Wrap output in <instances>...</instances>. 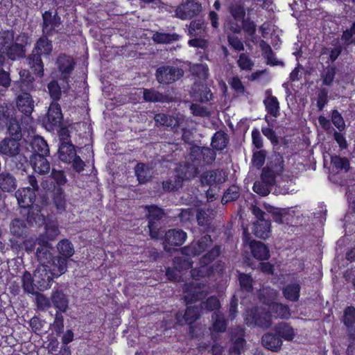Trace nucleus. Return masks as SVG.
<instances>
[{
	"instance_id": "nucleus-1",
	"label": "nucleus",
	"mask_w": 355,
	"mask_h": 355,
	"mask_svg": "<svg viewBox=\"0 0 355 355\" xmlns=\"http://www.w3.org/2000/svg\"><path fill=\"white\" fill-rule=\"evenodd\" d=\"M56 248L61 255L53 259V275L57 277L66 272L67 259L73 255L74 248L71 242L66 239L60 241Z\"/></svg>"
},
{
	"instance_id": "nucleus-2",
	"label": "nucleus",
	"mask_w": 355,
	"mask_h": 355,
	"mask_svg": "<svg viewBox=\"0 0 355 355\" xmlns=\"http://www.w3.org/2000/svg\"><path fill=\"white\" fill-rule=\"evenodd\" d=\"M275 296L276 292L273 289L263 288L260 291L259 299L264 304L268 306L270 313L282 319L288 318L291 316L289 307L282 303L272 302Z\"/></svg>"
},
{
	"instance_id": "nucleus-3",
	"label": "nucleus",
	"mask_w": 355,
	"mask_h": 355,
	"mask_svg": "<svg viewBox=\"0 0 355 355\" xmlns=\"http://www.w3.org/2000/svg\"><path fill=\"white\" fill-rule=\"evenodd\" d=\"M228 10L231 18L226 21L224 27L232 33L240 34L241 33L240 23L245 19V8L243 4L236 2L231 3Z\"/></svg>"
},
{
	"instance_id": "nucleus-4",
	"label": "nucleus",
	"mask_w": 355,
	"mask_h": 355,
	"mask_svg": "<svg viewBox=\"0 0 355 355\" xmlns=\"http://www.w3.org/2000/svg\"><path fill=\"white\" fill-rule=\"evenodd\" d=\"M245 320L248 326H257L268 329L272 325L270 312L266 311L262 307H254L246 311Z\"/></svg>"
},
{
	"instance_id": "nucleus-5",
	"label": "nucleus",
	"mask_w": 355,
	"mask_h": 355,
	"mask_svg": "<svg viewBox=\"0 0 355 355\" xmlns=\"http://www.w3.org/2000/svg\"><path fill=\"white\" fill-rule=\"evenodd\" d=\"M12 110L7 105L0 106V125H6L8 127V132L12 139L20 140L21 138V130L19 122L12 117Z\"/></svg>"
},
{
	"instance_id": "nucleus-6",
	"label": "nucleus",
	"mask_w": 355,
	"mask_h": 355,
	"mask_svg": "<svg viewBox=\"0 0 355 355\" xmlns=\"http://www.w3.org/2000/svg\"><path fill=\"white\" fill-rule=\"evenodd\" d=\"M19 141L16 139L5 138L0 142V153L9 157H15L19 162L17 164V167L21 168L28 162V159L26 156L19 153Z\"/></svg>"
},
{
	"instance_id": "nucleus-7",
	"label": "nucleus",
	"mask_w": 355,
	"mask_h": 355,
	"mask_svg": "<svg viewBox=\"0 0 355 355\" xmlns=\"http://www.w3.org/2000/svg\"><path fill=\"white\" fill-rule=\"evenodd\" d=\"M183 75L184 71L181 68L168 65L159 67L155 73L157 80L166 85L178 80Z\"/></svg>"
},
{
	"instance_id": "nucleus-8",
	"label": "nucleus",
	"mask_w": 355,
	"mask_h": 355,
	"mask_svg": "<svg viewBox=\"0 0 355 355\" xmlns=\"http://www.w3.org/2000/svg\"><path fill=\"white\" fill-rule=\"evenodd\" d=\"M148 211V229L150 235L153 239L159 236L158 222L164 216L163 210L157 206L151 205L146 207Z\"/></svg>"
},
{
	"instance_id": "nucleus-9",
	"label": "nucleus",
	"mask_w": 355,
	"mask_h": 355,
	"mask_svg": "<svg viewBox=\"0 0 355 355\" xmlns=\"http://www.w3.org/2000/svg\"><path fill=\"white\" fill-rule=\"evenodd\" d=\"M41 242L39 243V246L36 248V257L42 266L49 267V265H51V270L53 271V259L55 257H53L51 252L53 247L45 238ZM52 274L53 275V272Z\"/></svg>"
},
{
	"instance_id": "nucleus-10",
	"label": "nucleus",
	"mask_w": 355,
	"mask_h": 355,
	"mask_svg": "<svg viewBox=\"0 0 355 355\" xmlns=\"http://www.w3.org/2000/svg\"><path fill=\"white\" fill-rule=\"evenodd\" d=\"M42 35L52 36L58 33L57 28L60 26V17L57 12L53 15L50 11H45L42 14Z\"/></svg>"
},
{
	"instance_id": "nucleus-11",
	"label": "nucleus",
	"mask_w": 355,
	"mask_h": 355,
	"mask_svg": "<svg viewBox=\"0 0 355 355\" xmlns=\"http://www.w3.org/2000/svg\"><path fill=\"white\" fill-rule=\"evenodd\" d=\"M201 10L200 3L194 1H187L176 8L175 15L183 20L189 19L198 15Z\"/></svg>"
},
{
	"instance_id": "nucleus-12",
	"label": "nucleus",
	"mask_w": 355,
	"mask_h": 355,
	"mask_svg": "<svg viewBox=\"0 0 355 355\" xmlns=\"http://www.w3.org/2000/svg\"><path fill=\"white\" fill-rule=\"evenodd\" d=\"M47 268L46 266H40L34 272V285L36 286V288L40 291H44L49 288L53 280V277H55L53 275V274H51V275H50V269Z\"/></svg>"
},
{
	"instance_id": "nucleus-13",
	"label": "nucleus",
	"mask_w": 355,
	"mask_h": 355,
	"mask_svg": "<svg viewBox=\"0 0 355 355\" xmlns=\"http://www.w3.org/2000/svg\"><path fill=\"white\" fill-rule=\"evenodd\" d=\"M212 241L209 235L202 236L197 242H193L189 245L181 248L182 254L186 256H196L205 252L211 246Z\"/></svg>"
},
{
	"instance_id": "nucleus-14",
	"label": "nucleus",
	"mask_w": 355,
	"mask_h": 355,
	"mask_svg": "<svg viewBox=\"0 0 355 355\" xmlns=\"http://www.w3.org/2000/svg\"><path fill=\"white\" fill-rule=\"evenodd\" d=\"M17 41L20 43H14L9 46L8 50L6 51L7 56L12 60L22 58L25 56L26 50L24 49V44L28 43V37L25 33H21L17 37Z\"/></svg>"
},
{
	"instance_id": "nucleus-15",
	"label": "nucleus",
	"mask_w": 355,
	"mask_h": 355,
	"mask_svg": "<svg viewBox=\"0 0 355 355\" xmlns=\"http://www.w3.org/2000/svg\"><path fill=\"white\" fill-rule=\"evenodd\" d=\"M62 119L61 108L58 103L53 102L49 105L46 117L44 120L45 126L49 130L58 127Z\"/></svg>"
},
{
	"instance_id": "nucleus-16",
	"label": "nucleus",
	"mask_w": 355,
	"mask_h": 355,
	"mask_svg": "<svg viewBox=\"0 0 355 355\" xmlns=\"http://www.w3.org/2000/svg\"><path fill=\"white\" fill-rule=\"evenodd\" d=\"M196 282L184 285L186 295L184 299L187 304L201 300L207 295V292L202 287L198 286Z\"/></svg>"
},
{
	"instance_id": "nucleus-17",
	"label": "nucleus",
	"mask_w": 355,
	"mask_h": 355,
	"mask_svg": "<svg viewBox=\"0 0 355 355\" xmlns=\"http://www.w3.org/2000/svg\"><path fill=\"white\" fill-rule=\"evenodd\" d=\"M201 309L198 306H188L184 313L178 312L176 320L178 323L181 325L184 324H191L198 320L201 316Z\"/></svg>"
},
{
	"instance_id": "nucleus-18",
	"label": "nucleus",
	"mask_w": 355,
	"mask_h": 355,
	"mask_svg": "<svg viewBox=\"0 0 355 355\" xmlns=\"http://www.w3.org/2000/svg\"><path fill=\"white\" fill-rule=\"evenodd\" d=\"M178 177L183 181L194 178L199 173L198 165L196 163L184 162L180 163L176 168Z\"/></svg>"
},
{
	"instance_id": "nucleus-19",
	"label": "nucleus",
	"mask_w": 355,
	"mask_h": 355,
	"mask_svg": "<svg viewBox=\"0 0 355 355\" xmlns=\"http://www.w3.org/2000/svg\"><path fill=\"white\" fill-rule=\"evenodd\" d=\"M187 233L182 230L172 229L167 231L165 234V245L164 250L167 252L170 251V248L167 245L171 246L182 245L187 239Z\"/></svg>"
},
{
	"instance_id": "nucleus-20",
	"label": "nucleus",
	"mask_w": 355,
	"mask_h": 355,
	"mask_svg": "<svg viewBox=\"0 0 355 355\" xmlns=\"http://www.w3.org/2000/svg\"><path fill=\"white\" fill-rule=\"evenodd\" d=\"M15 197L20 207L28 209L33 206L36 196L30 187H24L16 191Z\"/></svg>"
},
{
	"instance_id": "nucleus-21",
	"label": "nucleus",
	"mask_w": 355,
	"mask_h": 355,
	"mask_svg": "<svg viewBox=\"0 0 355 355\" xmlns=\"http://www.w3.org/2000/svg\"><path fill=\"white\" fill-rule=\"evenodd\" d=\"M47 156L33 154L30 157V162L35 173L40 175L48 174L51 170L50 162L46 159Z\"/></svg>"
},
{
	"instance_id": "nucleus-22",
	"label": "nucleus",
	"mask_w": 355,
	"mask_h": 355,
	"mask_svg": "<svg viewBox=\"0 0 355 355\" xmlns=\"http://www.w3.org/2000/svg\"><path fill=\"white\" fill-rule=\"evenodd\" d=\"M51 306L60 312H66L69 307L68 296L60 289H54L51 295Z\"/></svg>"
},
{
	"instance_id": "nucleus-23",
	"label": "nucleus",
	"mask_w": 355,
	"mask_h": 355,
	"mask_svg": "<svg viewBox=\"0 0 355 355\" xmlns=\"http://www.w3.org/2000/svg\"><path fill=\"white\" fill-rule=\"evenodd\" d=\"M17 106L25 115H31L34 108V101L31 95L27 92L20 94L17 98Z\"/></svg>"
},
{
	"instance_id": "nucleus-24",
	"label": "nucleus",
	"mask_w": 355,
	"mask_h": 355,
	"mask_svg": "<svg viewBox=\"0 0 355 355\" xmlns=\"http://www.w3.org/2000/svg\"><path fill=\"white\" fill-rule=\"evenodd\" d=\"M76 151L75 146L71 141H63L58 148V157L60 161L65 163H71L76 157Z\"/></svg>"
},
{
	"instance_id": "nucleus-25",
	"label": "nucleus",
	"mask_w": 355,
	"mask_h": 355,
	"mask_svg": "<svg viewBox=\"0 0 355 355\" xmlns=\"http://www.w3.org/2000/svg\"><path fill=\"white\" fill-rule=\"evenodd\" d=\"M57 66L61 76L67 79L74 68V62L70 56L60 55L57 59Z\"/></svg>"
},
{
	"instance_id": "nucleus-26",
	"label": "nucleus",
	"mask_w": 355,
	"mask_h": 355,
	"mask_svg": "<svg viewBox=\"0 0 355 355\" xmlns=\"http://www.w3.org/2000/svg\"><path fill=\"white\" fill-rule=\"evenodd\" d=\"M261 343L266 348L274 352L279 351L282 345V340L276 333H268L263 335Z\"/></svg>"
},
{
	"instance_id": "nucleus-27",
	"label": "nucleus",
	"mask_w": 355,
	"mask_h": 355,
	"mask_svg": "<svg viewBox=\"0 0 355 355\" xmlns=\"http://www.w3.org/2000/svg\"><path fill=\"white\" fill-rule=\"evenodd\" d=\"M26 60L28 66L36 76L39 77L44 76V64L39 53L32 51Z\"/></svg>"
},
{
	"instance_id": "nucleus-28",
	"label": "nucleus",
	"mask_w": 355,
	"mask_h": 355,
	"mask_svg": "<svg viewBox=\"0 0 355 355\" xmlns=\"http://www.w3.org/2000/svg\"><path fill=\"white\" fill-rule=\"evenodd\" d=\"M251 252L254 258L266 260L270 257L268 247L260 241H253L250 243Z\"/></svg>"
},
{
	"instance_id": "nucleus-29",
	"label": "nucleus",
	"mask_w": 355,
	"mask_h": 355,
	"mask_svg": "<svg viewBox=\"0 0 355 355\" xmlns=\"http://www.w3.org/2000/svg\"><path fill=\"white\" fill-rule=\"evenodd\" d=\"M27 221L31 225H42L44 224V216L41 213L40 206L33 205L28 208L27 213Z\"/></svg>"
},
{
	"instance_id": "nucleus-30",
	"label": "nucleus",
	"mask_w": 355,
	"mask_h": 355,
	"mask_svg": "<svg viewBox=\"0 0 355 355\" xmlns=\"http://www.w3.org/2000/svg\"><path fill=\"white\" fill-rule=\"evenodd\" d=\"M253 232L257 237L266 239L270 233V222L269 220H257L254 223Z\"/></svg>"
},
{
	"instance_id": "nucleus-31",
	"label": "nucleus",
	"mask_w": 355,
	"mask_h": 355,
	"mask_svg": "<svg viewBox=\"0 0 355 355\" xmlns=\"http://www.w3.org/2000/svg\"><path fill=\"white\" fill-rule=\"evenodd\" d=\"M48 37L42 35L37 41L33 51L39 53L40 55H49L53 51V45L51 41L48 39Z\"/></svg>"
},
{
	"instance_id": "nucleus-32",
	"label": "nucleus",
	"mask_w": 355,
	"mask_h": 355,
	"mask_svg": "<svg viewBox=\"0 0 355 355\" xmlns=\"http://www.w3.org/2000/svg\"><path fill=\"white\" fill-rule=\"evenodd\" d=\"M31 147L33 154H39L40 156H49V148L46 141L40 136L34 137L31 141Z\"/></svg>"
},
{
	"instance_id": "nucleus-33",
	"label": "nucleus",
	"mask_w": 355,
	"mask_h": 355,
	"mask_svg": "<svg viewBox=\"0 0 355 355\" xmlns=\"http://www.w3.org/2000/svg\"><path fill=\"white\" fill-rule=\"evenodd\" d=\"M202 178L208 184L223 183L225 181V173L223 170L216 169L204 173Z\"/></svg>"
},
{
	"instance_id": "nucleus-34",
	"label": "nucleus",
	"mask_w": 355,
	"mask_h": 355,
	"mask_svg": "<svg viewBox=\"0 0 355 355\" xmlns=\"http://www.w3.org/2000/svg\"><path fill=\"white\" fill-rule=\"evenodd\" d=\"M135 171L140 184H144L148 182L152 178L153 173L151 168L143 163L137 164Z\"/></svg>"
},
{
	"instance_id": "nucleus-35",
	"label": "nucleus",
	"mask_w": 355,
	"mask_h": 355,
	"mask_svg": "<svg viewBox=\"0 0 355 355\" xmlns=\"http://www.w3.org/2000/svg\"><path fill=\"white\" fill-rule=\"evenodd\" d=\"M337 69L335 66L328 65L323 68L320 73V78L323 85L331 87L336 74Z\"/></svg>"
},
{
	"instance_id": "nucleus-36",
	"label": "nucleus",
	"mask_w": 355,
	"mask_h": 355,
	"mask_svg": "<svg viewBox=\"0 0 355 355\" xmlns=\"http://www.w3.org/2000/svg\"><path fill=\"white\" fill-rule=\"evenodd\" d=\"M17 187L15 178L7 173L0 174V188L4 192H10Z\"/></svg>"
},
{
	"instance_id": "nucleus-37",
	"label": "nucleus",
	"mask_w": 355,
	"mask_h": 355,
	"mask_svg": "<svg viewBox=\"0 0 355 355\" xmlns=\"http://www.w3.org/2000/svg\"><path fill=\"white\" fill-rule=\"evenodd\" d=\"M275 333L281 338L286 340H291L295 336L294 329L288 323L281 322L275 327Z\"/></svg>"
},
{
	"instance_id": "nucleus-38",
	"label": "nucleus",
	"mask_w": 355,
	"mask_h": 355,
	"mask_svg": "<svg viewBox=\"0 0 355 355\" xmlns=\"http://www.w3.org/2000/svg\"><path fill=\"white\" fill-rule=\"evenodd\" d=\"M212 324L211 331L215 332H224L227 329V322L222 313L214 312L211 316Z\"/></svg>"
},
{
	"instance_id": "nucleus-39",
	"label": "nucleus",
	"mask_w": 355,
	"mask_h": 355,
	"mask_svg": "<svg viewBox=\"0 0 355 355\" xmlns=\"http://www.w3.org/2000/svg\"><path fill=\"white\" fill-rule=\"evenodd\" d=\"M229 141L228 135L222 131L216 132L211 139V146L217 150H222L226 148Z\"/></svg>"
},
{
	"instance_id": "nucleus-40",
	"label": "nucleus",
	"mask_w": 355,
	"mask_h": 355,
	"mask_svg": "<svg viewBox=\"0 0 355 355\" xmlns=\"http://www.w3.org/2000/svg\"><path fill=\"white\" fill-rule=\"evenodd\" d=\"M300 288L297 283L288 284L283 289V295L288 300L296 302L300 297Z\"/></svg>"
},
{
	"instance_id": "nucleus-41",
	"label": "nucleus",
	"mask_w": 355,
	"mask_h": 355,
	"mask_svg": "<svg viewBox=\"0 0 355 355\" xmlns=\"http://www.w3.org/2000/svg\"><path fill=\"white\" fill-rule=\"evenodd\" d=\"M263 104L268 114H270L275 118H277L280 114L279 103L276 97L265 98Z\"/></svg>"
},
{
	"instance_id": "nucleus-42",
	"label": "nucleus",
	"mask_w": 355,
	"mask_h": 355,
	"mask_svg": "<svg viewBox=\"0 0 355 355\" xmlns=\"http://www.w3.org/2000/svg\"><path fill=\"white\" fill-rule=\"evenodd\" d=\"M14 41V33L6 31L0 33V52L6 53Z\"/></svg>"
},
{
	"instance_id": "nucleus-43",
	"label": "nucleus",
	"mask_w": 355,
	"mask_h": 355,
	"mask_svg": "<svg viewBox=\"0 0 355 355\" xmlns=\"http://www.w3.org/2000/svg\"><path fill=\"white\" fill-rule=\"evenodd\" d=\"M238 280L241 291L248 294L252 293L253 279L250 275L240 272L239 273Z\"/></svg>"
},
{
	"instance_id": "nucleus-44",
	"label": "nucleus",
	"mask_w": 355,
	"mask_h": 355,
	"mask_svg": "<svg viewBox=\"0 0 355 355\" xmlns=\"http://www.w3.org/2000/svg\"><path fill=\"white\" fill-rule=\"evenodd\" d=\"M154 42L158 44H168L179 40V35L176 33H166L156 32L153 35Z\"/></svg>"
},
{
	"instance_id": "nucleus-45",
	"label": "nucleus",
	"mask_w": 355,
	"mask_h": 355,
	"mask_svg": "<svg viewBox=\"0 0 355 355\" xmlns=\"http://www.w3.org/2000/svg\"><path fill=\"white\" fill-rule=\"evenodd\" d=\"M10 232L17 237H23L26 234V225L24 220L15 218L10 225Z\"/></svg>"
},
{
	"instance_id": "nucleus-46",
	"label": "nucleus",
	"mask_w": 355,
	"mask_h": 355,
	"mask_svg": "<svg viewBox=\"0 0 355 355\" xmlns=\"http://www.w3.org/2000/svg\"><path fill=\"white\" fill-rule=\"evenodd\" d=\"M144 98L148 102H166L168 100L166 96L153 89H145L144 90Z\"/></svg>"
},
{
	"instance_id": "nucleus-47",
	"label": "nucleus",
	"mask_w": 355,
	"mask_h": 355,
	"mask_svg": "<svg viewBox=\"0 0 355 355\" xmlns=\"http://www.w3.org/2000/svg\"><path fill=\"white\" fill-rule=\"evenodd\" d=\"M155 124L157 126H167V127H172L175 126L177 121L175 119L172 117L170 115L163 114V113H159L155 114L154 117Z\"/></svg>"
},
{
	"instance_id": "nucleus-48",
	"label": "nucleus",
	"mask_w": 355,
	"mask_h": 355,
	"mask_svg": "<svg viewBox=\"0 0 355 355\" xmlns=\"http://www.w3.org/2000/svg\"><path fill=\"white\" fill-rule=\"evenodd\" d=\"M53 203L58 211H63L65 210L67 200L64 191L62 189L58 188L55 191Z\"/></svg>"
},
{
	"instance_id": "nucleus-49",
	"label": "nucleus",
	"mask_w": 355,
	"mask_h": 355,
	"mask_svg": "<svg viewBox=\"0 0 355 355\" xmlns=\"http://www.w3.org/2000/svg\"><path fill=\"white\" fill-rule=\"evenodd\" d=\"M205 32V26L200 20H193L190 23L189 34L191 37L202 36Z\"/></svg>"
},
{
	"instance_id": "nucleus-50",
	"label": "nucleus",
	"mask_w": 355,
	"mask_h": 355,
	"mask_svg": "<svg viewBox=\"0 0 355 355\" xmlns=\"http://www.w3.org/2000/svg\"><path fill=\"white\" fill-rule=\"evenodd\" d=\"M22 286L25 292L31 294L36 293V286L34 285L33 276L32 277L31 273L25 272L21 279Z\"/></svg>"
},
{
	"instance_id": "nucleus-51",
	"label": "nucleus",
	"mask_w": 355,
	"mask_h": 355,
	"mask_svg": "<svg viewBox=\"0 0 355 355\" xmlns=\"http://www.w3.org/2000/svg\"><path fill=\"white\" fill-rule=\"evenodd\" d=\"M331 162L332 166L338 170L348 171L349 169V162L346 157L333 156Z\"/></svg>"
},
{
	"instance_id": "nucleus-52",
	"label": "nucleus",
	"mask_w": 355,
	"mask_h": 355,
	"mask_svg": "<svg viewBox=\"0 0 355 355\" xmlns=\"http://www.w3.org/2000/svg\"><path fill=\"white\" fill-rule=\"evenodd\" d=\"M220 304L218 299L216 297H209L206 301L202 302L200 304V308L202 309H206L209 311L217 310L220 308Z\"/></svg>"
},
{
	"instance_id": "nucleus-53",
	"label": "nucleus",
	"mask_w": 355,
	"mask_h": 355,
	"mask_svg": "<svg viewBox=\"0 0 355 355\" xmlns=\"http://www.w3.org/2000/svg\"><path fill=\"white\" fill-rule=\"evenodd\" d=\"M182 182L176 175L173 179H168L162 182L163 189L166 191L177 190L182 187Z\"/></svg>"
},
{
	"instance_id": "nucleus-54",
	"label": "nucleus",
	"mask_w": 355,
	"mask_h": 355,
	"mask_svg": "<svg viewBox=\"0 0 355 355\" xmlns=\"http://www.w3.org/2000/svg\"><path fill=\"white\" fill-rule=\"evenodd\" d=\"M237 64L241 70L250 71L252 69L254 62L246 53H241L237 60Z\"/></svg>"
},
{
	"instance_id": "nucleus-55",
	"label": "nucleus",
	"mask_w": 355,
	"mask_h": 355,
	"mask_svg": "<svg viewBox=\"0 0 355 355\" xmlns=\"http://www.w3.org/2000/svg\"><path fill=\"white\" fill-rule=\"evenodd\" d=\"M49 94L54 101H58L61 96V88L55 80L51 81L47 85Z\"/></svg>"
},
{
	"instance_id": "nucleus-56",
	"label": "nucleus",
	"mask_w": 355,
	"mask_h": 355,
	"mask_svg": "<svg viewBox=\"0 0 355 355\" xmlns=\"http://www.w3.org/2000/svg\"><path fill=\"white\" fill-rule=\"evenodd\" d=\"M198 152L202 154V162L206 164H211L216 159V153L208 147H202V150H198Z\"/></svg>"
},
{
	"instance_id": "nucleus-57",
	"label": "nucleus",
	"mask_w": 355,
	"mask_h": 355,
	"mask_svg": "<svg viewBox=\"0 0 355 355\" xmlns=\"http://www.w3.org/2000/svg\"><path fill=\"white\" fill-rule=\"evenodd\" d=\"M60 234V231L56 225L54 223H51L46 224L45 226V239L49 241V240H53L58 234Z\"/></svg>"
},
{
	"instance_id": "nucleus-58",
	"label": "nucleus",
	"mask_w": 355,
	"mask_h": 355,
	"mask_svg": "<svg viewBox=\"0 0 355 355\" xmlns=\"http://www.w3.org/2000/svg\"><path fill=\"white\" fill-rule=\"evenodd\" d=\"M45 237L41 235L36 239H29L24 242V249L27 252H32L39 246V243H42Z\"/></svg>"
},
{
	"instance_id": "nucleus-59",
	"label": "nucleus",
	"mask_w": 355,
	"mask_h": 355,
	"mask_svg": "<svg viewBox=\"0 0 355 355\" xmlns=\"http://www.w3.org/2000/svg\"><path fill=\"white\" fill-rule=\"evenodd\" d=\"M270 187L262 180L257 181L253 185V191L260 196H266L270 193Z\"/></svg>"
},
{
	"instance_id": "nucleus-60",
	"label": "nucleus",
	"mask_w": 355,
	"mask_h": 355,
	"mask_svg": "<svg viewBox=\"0 0 355 355\" xmlns=\"http://www.w3.org/2000/svg\"><path fill=\"white\" fill-rule=\"evenodd\" d=\"M275 171L272 167L271 168H263L261 175V180L270 186L273 185L275 180Z\"/></svg>"
},
{
	"instance_id": "nucleus-61",
	"label": "nucleus",
	"mask_w": 355,
	"mask_h": 355,
	"mask_svg": "<svg viewBox=\"0 0 355 355\" xmlns=\"http://www.w3.org/2000/svg\"><path fill=\"white\" fill-rule=\"evenodd\" d=\"M240 26H241V31L243 30L249 36H253L256 33L257 26L255 23L248 18L242 21Z\"/></svg>"
},
{
	"instance_id": "nucleus-62",
	"label": "nucleus",
	"mask_w": 355,
	"mask_h": 355,
	"mask_svg": "<svg viewBox=\"0 0 355 355\" xmlns=\"http://www.w3.org/2000/svg\"><path fill=\"white\" fill-rule=\"evenodd\" d=\"M344 324L347 327H352L355 322V308L353 306H348L344 311L343 318Z\"/></svg>"
},
{
	"instance_id": "nucleus-63",
	"label": "nucleus",
	"mask_w": 355,
	"mask_h": 355,
	"mask_svg": "<svg viewBox=\"0 0 355 355\" xmlns=\"http://www.w3.org/2000/svg\"><path fill=\"white\" fill-rule=\"evenodd\" d=\"M331 121L333 124L338 128L340 132H342L345 128V121L339 113V112L336 110H333L331 114Z\"/></svg>"
},
{
	"instance_id": "nucleus-64",
	"label": "nucleus",
	"mask_w": 355,
	"mask_h": 355,
	"mask_svg": "<svg viewBox=\"0 0 355 355\" xmlns=\"http://www.w3.org/2000/svg\"><path fill=\"white\" fill-rule=\"evenodd\" d=\"M239 192L238 187L232 186L230 187L224 193L222 198V202L227 203V202L236 200L239 198Z\"/></svg>"
}]
</instances>
